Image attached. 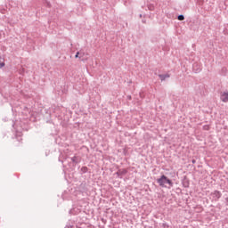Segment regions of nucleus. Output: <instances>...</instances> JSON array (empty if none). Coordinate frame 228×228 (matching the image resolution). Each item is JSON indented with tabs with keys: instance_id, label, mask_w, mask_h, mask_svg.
<instances>
[{
	"instance_id": "1",
	"label": "nucleus",
	"mask_w": 228,
	"mask_h": 228,
	"mask_svg": "<svg viewBox=\"0 0 228 228\" xmlns=\"http://www.w3.org/2000/svg\"><path fill=\"white\" fill-rule=\"evenodd\" d=\"M157 183L162 188H167V184H168V188H172V186H174L172 180L168 179V177H167L165 175H162L159 178H158Z\"/></svg>"
},
{
	"instance_id": "2",
	"label": "nucleus",
	"mask_w": 228,
	"mask_h": 228,
	"mask_svg": "<svg viewBox=\"0 0 228 228\" xmlns=\"http://www.w3.org/2000/svg\"><path fill=\"white\" fill-rule=\"evenodd\" d=\"M220 99H221L222 102H228V91L221 92Z\"/></svg>"
},
{
	"instance_id": "3",
	"label": "nucleus",
	"mask_w": 228,
	"mask_h": 228,
	"mask_svg": "<svg viewBox=\"0 0 228 228\" xmlns=\"http://www.w3.org/2000/svg\"><path fill=\"white\" fill-rule=\"evenodd\" d=\"M213 200H218L220 197H222V193L218 191H215L214 192L211 193Z\"/></svg>"
},
{
	"instance_id": "4",
	"label": "nucleus",
	"mask_w": 228,
	"mask_h": 228,
	"mask_svg": "<svg viewBox=\"0 0 228 228\" xmlns=\"http://www.w3.org/2000/svg\"><path fill=\"white\" fill-rule=\"evenodd\" d=\"M118 177H122V175H126L127 174V170L126 169H119L118 172H117Z\"/></svg>"
},
{
	"instance_id": "5",
	"label": "nucleus",
	"mask_w": 228,
	"mask_h": 228,
	"mask_svg": "<svg viewBox=\"0 0 228 228\" xmlns=\"http://www.w3.org/2000/svg\"><path fill=\"white\" fill-rule=\"evenodd\" d=\"M159 77L161 81H165V79L170 77V75L169 74L159 75Z\"/></svg>"
},
{
	"instance_id": "6",
	"label": "nucleus",
	"mask_w": 228,
	"mask_h": 228,
	"mask_svg": "<svg viewBox=\"0 0 228 228\" xmlns=\"http://www.w3.org/2000/svg\"><path fill=\"white\" fill-rule=\"evenodd\" d=\"M79 53V60H82V61H83V60H85V52H83V51H80V52H78Z\"/></svg>"
},
{
	"instance_id": "7",
	"label": "nucleus",
	"mask_w": 228,
	"mask_h": 228,
	"mask_svg": "<svg viewBox=\"0 0 228 228\" xmlns=\"http://www.w3.org/2000/svg\"><path fill=\"white\" fill-rule=\"evenodd\" d=\"M4 67V59L0 57V69H3Z\"/></svg>"
},
{
	"instance_id": "8",
	"label": "nucleus",
	"mask_w": 228,
	"mask_h": 228,
	"mask_svg": "<svg viewBox=\"0 0 228 228\" xmlns=\"http://www.w3.org/2000/svg\"><path fill=\"white\" fill-rule=\"evenodd\" d=\"M71 161L73 163H77L79 161V159L77 157H73V158H71Z\"/></svg>"
},
{
	"instance_id": "9",
	"label": "nucleus",
	"mask_w": 228,
	"mask_h": 228,
	"mask_svg": "<svg viewBox=\"0 0 228 228\" xmlns=\"http://www.w3.org/2000/svg\"><path fill=\"white\" fill-rule=\"evenodd\" d=\"M178 20H184V15L183 14L178 15Z\"/></svg>"
},
{
	"instance_id": "10",
	"label": "nucleus",
	"mask_w": 228,
	"mask_h": 228,
	"mask_svg": "<svg viewBox=\"0 0 228 228\" xmlns=\"http://www.w3.org/2000/svg\"><path fill=\"white\" fill-rule=\"evenodd\" d=\"M148 8H149V10H154V5H152V4H150V5H148Z\"/></svg>"
},
{
	"instance_id": "11",
	"label": "nucleus",
	"mask_w": 228,
	"mask_h": 228,
	"mask_svg": "<svg viewBox=\"0 0 228 228\" xmlns=\"http://www.w3.org/2000/svg\"><path fill=\"white\" fill-rule=\"evenodd\" d=\"M203 129H205V131L209 130V126H203Z\"/></svg>"
},
{
	"instance_id": "12",
	"label": "nucleus",
	"mask_w": 228,
	"mask_h": 228,
	"mask_svg": "<svg viewBox=\"0 0 228 228\" xmlns=\"http://www.w3.org/2000/svg\"><path fill=\"white\" fill-rule=\"evenodd\" d=\"M79 54H80L79 52H77L75 58H79V56H80Z\"/></svg>"
},
{
	"instance_id": "13",
	"label": "nucleus",
	"mask_w": 228,
	"mask_h": 228,
	"mask_svg": "<svg viewBox=\"0 0 228 228\" xmlns=\"http://www.w3.org/2000/svg\"><path fill=\"white\" fill-rule=\"evenodd\" d=\"M223 70L225 72V70H227V69L224 68Z\"/></svg>"
},
{
	"instance_id": "14",
	"label": "nucleus",
	"mask_w": 228,
	"mask_h": 228,
	"mask_svg": "<svg viewBox=\"0 0 228 228\" xmlns=\"http://www.w3.org/2000/svg\"><path fill=\"white\" fill-rule=\"evenodd\" d=\"M200 69H197V70H196V72H200Z\"/></svg>"
}]
</instances>
